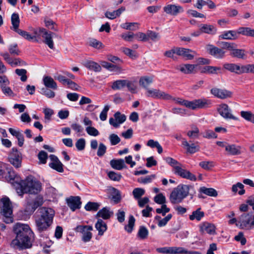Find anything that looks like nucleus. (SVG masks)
<instances>
[{"label": "nucleus", "mask_w": 254, "mask_h": 254, "mask_svg": "<svg viewBox=\"0 0 254 254\" xmlns=\"http://www.w3.org/2000/svg\"><path fill=\"white\" fill-rule=\"evenodd\" d=\"M83 65L87 68L93 70L95 72H100L102 69L100 64L92 61H87L85 62Z\"/></svg>", "instance_id": "7c9ffc66"}, {"label": "nucleus", "mask_w": 254, "mask_h": 254, "mask_svg": "<svg viewBox=\"0 0 254 254\" xmlns=\"http://www.w3.org/2000/svg\"><path fill=\"white\" fill-rule=\"evenodd\" d=\"M112 199L116 203H119L121 200L120 191L114 188L112 189Z\"/></svg>", "instance_id": "79ce46f5"}, {"label": "nucleus", "mask_w": 254, "mask_h": 254, "mask_svg": "<svg viewBox=\"0 0 254 254\" xmlns=\"http://www.w3.org/2000/svg\"><path fill=\"white\" fill-rule=\"evenodd\" d=\"M244 186L241 183H237L232 187V190L234 192H238L239 194L243 195L245 193Z\"/></svg>", "instance_id": "a19ab883"}, {"label": "nucleus", "mask_w": 254, "mask_h": 254, "mask_svg": "<svg viewBox=\"0 0 254 254\" xmlns=\"http://www.w3.org/2000/svg\"><path fill=\"white\" fill-rule=\"evenodd\" d=\"M16 74L20 76V79L22 81H26L27 77L26 76L27 70L25 69H16L15 71Z\"/></svg>", "instance_id": "5fc2aeb1"}, {"label": "nucleus", "mask_w": 254, "mask_h": 254, "mask_svg": "<svg viewBox=\"0 0 254 254\" xmlns=\"http://www.w3.org/2000/svg\"><path fill=\"white\" fill-rule=\"evenodd\" d=\"M66 201L67 205L72 211L80 208L81 202L79 196H71Z\"/></svg>", "instance_id": "4be33fe9"}, {"label": "nucleus", "mask_w": 254, "mask_h": 254, "mask_svg": "<svg viewBox=\"0 0 254 254\" xmlns=\"http://www.w3.org/2000/svg\"><path fill=\"white\" fill-rule=\"evenodd\" d=\"M156 251L158 253L169 254H200L197 252H188L186 249L182 247H163L157 248Z\"/></svg>", "instance_id": "1a4fd4ad"}, {"label": "nucleus", "mask_w": 254, "mask_h": 254, "mask_svg": "<svg viewBox=\"0 0 254 254\" xmlns=\"http://www.w3.org/2000/svg\"><path fill=\"white\" fill-rule=\"evenodd\" d=\"M89 45L97 49H100L103 47V44L95 39H90L89 41Z\"/></svg>", "instance_id": "8fccbe9b"}, {"label": "nucleus", "mask_w": 254, "mask_h": 254, "mask_svg": "<svg viewBox=\"0 0 254 254\" xmlns=\"http://www.w3.org/2000/svg\"><path fill=\"white\" fill-rule=\"evenodd\" d=\"M210 93L215 97L220 99H225L231 97L232 92L226 89H222L218 88H213L210 90Z\"/></svg>", "instance_id": "412c9836"}, {"label": "nucleus", "mask_w": 254, "mask_h": 254, "mask_svg": "<svg viewBox=\"0 0 254 254\" xmlns=\"http://www.w3.org/2000/svg\"><path fill=\"white\" fill-rule=\"evenodd\" d=\"M121 36L126 41L131 42L133 39L135 38V34L132 32H128L122 34Z\"/></svg>", "instance_id": "774afa93"}, {"label": "nucleus", "mask_w": 254, "mask_h": 254, "mask_svg": "<svg viewBox=\"0 0 254 254\" xmlns=\"http://www.w3.org/2000/svg\"><path fill=\"white\" fill-rule=\"evenodd\" d=\"M164 11L171 15L176 16L179 13L183 12L184 9L182 6L175 4H167L163 7Z\"/></svg>", "instance_id": "a211bd4d"}, {"label": "nucleus", "mask_w": 254, "mask_h": 254, "mask_svg": "<svg viewBox=\"0 0 254 254\" xmlns=\"http://www.w3.org/2000/svg\"><path fill=\"white\" fill-rule=\"evenodd\" d=\"M101 64L103 67L111 71H116L120 69L119 66L106 61L101 62Z\"/></svg>", "instance_id": "a18cd8bd"}, {"label": "nucleus", "mask_w": 254, "mask_h": 254, "mask_svg": "<svg viewBox=\"0 0 254 254\" xmlns=\"http://www.w3.org/2000/svg\"><path fill=\"white\" fill-rule=\"evenodd\" d=\"M229 223L230 224L236 223V225L242 229L251 230L254 228V213L253 212L243 213L238 219L235 218L230 219Z\"/></svg>", "instance_id": "39448f33"}, {"label": "nucleus", "mask_w": 254, "mask_h": 254, "mask_svg": "<svg viewBox=\"0 0 254 254\" xmlns=\"http://www.w3.org/2000/svg\"><path fill=\"white\" fill-rule=\"evenodd\" d=\"M182 145L186 149L188 153L193 154L199 150L198 142H188L185 138L182 139Z\"/></svg>", "instance_id": "2eb2a0df"}, {"label": "nucleus", "mask_w": 254, "mask_h": 254, "mask_svg": "<svg viewBox=\"0 0 254 254\" xmlns=\"http://www.w3.org/2000/svg\"><path fill=\"white\" fill-rule=\"evenodd\" d=\"M197 64H184L180 66L179 70L185 74H190L194 72Z\"/></svg>", "instance_id": "473e14b6"}, {"label": "nucleus", "mask_w": 254, "mask_h": 254, "mask_svg": "<svg viewBox=\"0 0 254 254\" xmlns=\"http://www.w3.org/2000/svg\"><path fill=\"white\" fill-rule=\"evenodd\" d=\"M219 37L222 39L234 40L237 38V33L236 31L230 30L224 32Z\"/></svg>", "instance_id": "e433bc0d"}, {"label": "nucleus", "mask_w": 254, "mask_h": 254, "mask_svg": "<svg viewBox=\"0 0 254 254\" xmlns=\"http://www.w3.org/2000/svg\"><path fill=\"white\" fill-rule=\"evenodd\" d=\"M154 200L156 203L163 205L166 202V198L162 193H160L154 197Z\"/></svg>", "instance_id": "4d7b16f0"}, {"label": "nucleus", "mask_w": 254, "mask_h": 254, "mask_svg": "<svg viewBox=\"0 0 254 254\" xmlns=\"http://www.w3.org/2000/svg\"><path fill=\"white\" fill-rule=\"evenodd\" d=\"M199 231L202 234L207 233L211 235L216 234V227L214 224L208 222H204L199 226Z\"/></svg>", "instance_id": "dca6fc26"}, {"label": "nucleus", "mask_w": 254, "mask_h": 254, "mask_svg": "<svg viewBox=\"0 0 254 254\" xmlns=\"http://www.w3.org/2000/svg\"><path fill=\"white\" fill-rule=\"evenodd\" d=\"M199 30L203 33L209 35H214L217 32V28L213 25L201 24L199 25Z\"/></svg>", "instance_id": "b1692460"}, {"label": "nucleus", "mask_w": 254, "mask_h": 254, "mask_svg": "<svg viewBox=\"0 0 254 254\" xmlns=\"http://www.w3.org/2000/svg\"><path fill=\"white\" fill-rule=\"evenodd\" d=\"M198 197L204 198L202 194H204L209 196L216 197L218 195L217 191L213 188H207L205 187H200L199 189Z\"/></svg>", "instance_id": "5701e85b"}, {"label": "nucleus", "mask_w": 254, "mask_h": 254, "mask_svg": "<svg viewBox=\"0 0 254 254\" xmlns=\"http://www.w3.org/2000/svg\"><path fill=\"white\" fill-rule=\"evenodd\" d=\"M75 146L79 151L84 149L85 147V140L84 138H80L75 143Z\"/></svg>", "instance_id": "0e129e2a"}, {"label": "nucleus", "mask_w": 254, "mask_h": 254, "mask_svg": "<svg viewBox=\"0 0 254 254\" xmlns=\"http://www.w3.org/2000/svg\"><path fill=\"white\" fill-rule=\"evenodd\" d=\"M49 89L47 88H42L41 89L40 93L49 98H53L55 96V93L54 91Z\"/></svg>", "instance_id": "6e6d98bb"}, {"label": "nucleus", "mask_w": 254, "mask_h": 254, "mask_svg": "<svg viewBox=\"0 0 254 254\" xmlns=\"http://www.w3.org/2000/svg\"><path fill=\"white\" fill-rule=\"evenodd\" d=\"M75 230L77 232L82 233V240L84 242H88L90 241L92 237L91 231L93 230L91 226L79 225L76 227Z\"/></svg>", "instance_id": "9b49d317"}, {"label": "nucleus", "mask_w": 254, "mask_h": 254, "mask_svg": "<svg viewBox=\"0 0 254 254\" xmlns=\"http://www.w3.org/2000/svg\"><path fill=\"white\" fill-rule=\"evenodd\" d=\"M20 187L21 195L23 193L37 194L42 190V184L41 182L33 176H28L24 180L20 181L18 183Z\"/></svg>", "instance_id": "7ed1b4c3"}, {"label": "nucleus", "mask_w": 254, "mask_h": 254, "mask_svg": "<svg viewBox=\"0 0 254 254\" xmlns=\"http://www.w3.org/2000/svg\"><path fill=\"white\" fill-rule=\"evenodd\" d=\"M135 223V218L132 215L129 216L128 224L125 227V230L128 233H131Z\"/></svg>", "instance_id": "09e8293b"}, {"label": "nucleus", "mask_w": 254, "mask_h": 254, "mask_svg": "<svg viewBox=\"0 0 254 254\" xmlns=\"http://www.w3.org/2000/svg\"><path fill=\"white\" fill-rule=\"evenodd\" d=\"M175 173L183 178L189 179L192 181H195L196 180L195 176L190 171L183 169L181 167V164L175 167Z\"/></svg>", "instance_id": "4468645a"}, {"label": "nucleus", "mask_w": 254, "mask_h": 254, "mask_svg": "<svg viewBox=\"0 0 254 254\" xmlns=\"http://www.w3.org/2000/svg\"><path fill=\"white\" fill-rule=\"evenodd\" d=\"M43 83L45 86L49 89L56 90L58 88L57 83L50 76L45 75L43 78Z\"/></svg>", "instance_id": "393cba45"}, {"label": "nucleus", "mask_w": 254, "mask_h": 254, "mask_svg": "<svg viewBox=\"0 0 254 254\" xmlns=\"http://www.w3.org/2000/svg\"><path fill=\"white\" fill-rule=\"evenodd\" d=\"M43 198L41 195H38L34 198L29 196L25 200L24 211L27 214L30 215L43 204Z\"/></svg>", "instance_id": "0eeeda50"}, {"label": "nucleus", "mask_w": 254, "mask_h": 254, "mask_svg": "<svg viewBox=\"0 0 254 254\" xmlns=\"http://www.w3.org/2000/svg\"><path fill=\"white\" fill-rule=\"evenodd\" d=\"M11 24L12 25V28L14 31L18 29L20 20L19 15L17 13H13L11 17Z\"/></svg>", "instance_id": "58836bf2"}, {"label": "nucleus", "mask_w": 254, "mask_h": 254, "mask_svg": "<svg viewBox=\"0 0 254 254\" xmlns=\"http://www.w3.org/2000/svg\"><path fill=\"white\" fill-rule=\"evenodd\" d=\"M109 140L112 145H115L121 141L120 138L116 134L112 133L109 137Z\"/></svg>", "instance_id": "e2e57ef3"}, {"label": "nucleus", "mask_w": 254, "mask_h": 254, "mask_svg": "<svg viewBox=\"0 0 254 254\" xmlns=\"http://www.w3.org/2000/svg\"><path fill=\"white\" fill-rule=\"evenodd\" d=\"M171 100H174L176 103L185 106L187 108L193 110L197 109L207 108L210 107L212 104L210 100L205 98L189 101L181 98H174L172 97V99Z\"/></svg>", "instance_id": "20e7f679"}, {"label": "nucleus", "mask_w": 254, "mask_h": 254, "mask_svg": "<svg viewBox=\"0 0 254 254\" xmlns=\"http://www.w3.org/2000/svg\"><path fill=\"white\" fill-rule=\"evenodd\" d=\"M95 228L98 231V235H103L105 232L107 230L106 223L101 219H98L95 224Z\"/></svg>", "instance_id": "c756f323"}, {"label": "nucleus", "mask_w": 254, "mask_h": 254, "mask_svg": "<svg viewBox=\"0 0 254 254\" xmlns=\"http://www.w3.org/2000/svg\"><path fill=\"white\" fill-rule=\"evenodd\" d=\"M147 37L153 41H156L160 39V36L158 33L154 31L148 30L147 32Z\"/></svg>", "instance_id": "13d9d810"}, {"label": "nucleus", "mask_w": 254, "mask_h": 254, "mask_svg": "<svg viewBox=\"0 0 254 254\" xmlns=\"http://www.w3.org/2000/svg\"><path fill=\"white\" fill-rule=\"evenodd\" d=\"M145 95L148 97L157 99L169 100L172 99V96L169 94L156 88L147 89Z\"/></svg>", "instance_id": "9d476101"}, {"label": "nucleus", "mask_w": 254, "mask_h": 254, "mask_svg": "<svg viewBox=\"0 0 254 254\" xmlns=\"http://www.w3.org/2000/svg\"><path fill=\"white\" fill-rule=\"evenodd\" d=\"M127 80H118L114 81L112 85L114 90H119L126 86Z\"/></svg>", "instance_id": "37998d69"}, {"label": "nucleus", "mask_w": 254, "mask_h": 254, "mask_svg": "<svg viewBox=\"0 0 254 254\" xmlns=\"http://www.w3.org/2000/svg\"><path fill=\"white\" fill-rule=\"evenodd\" d=\"M107 147L103 143H100L99 145L97 155L99 157L103 156L106 153Z\"/></svg>", "instance_id": "338daca9"}, {"label": "nucleus", "mask_w": 254, "mask_h": 254, "mask_svg": "<svg viewBox=\"0 0 254 254\" xmlns=\"http://www.w3.org/2000/svg\"><path fill=\"white\" fill-rule=\"evenodd\" d=\"M39 32L41 34L42 37L44 39V42L51 49H54V44L53 40V37L56 34L48 32L46 29L44 28H40Z\"/></svg>", "instance_id": "f8f14e48"}, {"label": "nucleus", "mask_w": 254, "mask_h": 254, "mask_svg": "<svg viewBox=\"0 0 254 254\" xmlns=\"http://www.w3.org/2000/svg\"><path fill=\"white\" fill-rule=\"evenodd\" d=\"M224 67L229 71L238 74L239 65L235 64H226L224 65Z\"/></svg>", "instance_id": "de8ad7c7"}, {"label": "nucleus", "mask_w": 254, "mask_h": 254, "mask_svg": "<svg viewBox=\"0 0 254 254\" xmlns=\"http://www.w3.org/2000/svg\"><path fill=\"white\" fill-rule=\"evenodd\" d=\"M123 51L125 55L129 57L130 58L132 59H136L138 56L135 51H133L131 49L128 48H123Z\"/></svg>", "instance_id": "3c124183"}, {"label": "nucleus", "mask_w": 254, "mask_h": 254, "mask_svg": "<svg viewBox=\"0 0 254 254\" xmlns=\"http://www.w3.org/2000/svg\"><path fill=\"white\" fill-rule=\"evenodd\" d=\"M241 149L242 147L240 145L229 143L226 146V152L230 155H238L241 154Z\"/></svg>", "instance_id": "a878e982"}, {"label": "nucleus", "mask_w": 254, "mask_h": 254, "mask_svg": "<svg viewBox=\"0 0 254 254\" xmlns=\"http://www.w3.org/2000/svg\"><path fill=\"white\" fill-rule=\"evenodd\" d=\"M240 115L245 120L254 124V114L251 112L242 111L241 112Z\"/></svg>", "instance_id": "ea45409f"}, {"label": "nucleus", "mask_w": 254, "mask_h": 254, "mask_svg": "<svg viewBox=\"0 0 254 254\" xmlns=\"http://www.w3.org/2000/svg\"><path fill=\"white\" fill-rule=\"evenodd\" d=\"M111 167L118 170H121L126 167L124 160L122 159H113L110 161Z\"/></svg>", "instance_id": "72a5a7b5"}, {"label": "nucleus", "mask_w": 254, "mask_h": 254, "mask_svg": "<svg viewBox=\"0 0 254 254\" xmlns=\"http://www.w3.org/2000/svg\"><path fill=\"white\" fill-rule=\"evenodd\" d=\"M8 51L12 55H18L20 53L17 44L10 45L8 47Z\"/></svg>", "instance_id": "bf43d9fd"}, {"label": "nucleus", "mask_w": 254, "mask_h": 254, "mask_svg": "<svg viewBox=\"0 0 254 254\" xmlns=\"http://www.w3.org/2000/svg\"><path fill=\"white\" fill-rule=\"evenodd\" d=\"M165 160L168 164H169L170 166L173 167L174 168V170H175L176 167L179 166L181 164L176 160H175L171 157H166L165 159Z\"/></svg>", "instance_id": "69168bd1"}, {"label": "nucleus", "mask_w": 254, "mask_h": 254, "mask_svg": "<svg viewBox=\"0 0 254 254\" xmlns=\"http://www.w3.org/2000/svg\"><path fill=\"white\" fill-rule=\"evenodd\" d=\"M100 206L99 203L89 201L84 206L86 210L88 211H96Z\"/></svg>", "instance_id": "4c0bfd02"}, {"label": "nucleus", "mask_w": 254, "mask_h": 254, "mask_svg": "<svg viewBox=\"0 0 254 254\" xmlns=\"http://www.w3.org/2000/svg\"><path fill=\"white\" fill-rule=\"evenodd\" d=\"M178 48H175L171 50L167 51L165 52L164 55L168 58H171L173 60H176L177 58L174 55L175 54L177 55Z\"/></svg>", "instance_id": "052dcab7"}, {"label": "nucleus", "mask_w": 254, "mask_h": 254, "mask_svg": "<svg viewBox=\"0 0 254 254\" xmlns=\"http://www.w3.org/2000/svg\"><path fill=\"white\" fill-rule=\"evenodd\" d=\"M148 235V231L144 226H140L138 231L137 236L141 239L147 238Z\"/></svg>", "instance_id": "49530a36"}, {"label": "nucleus", "mask_w": 254, "mask_h": 254, "mask_svg": "<svg viewBox=\"0 0 254 254\" xmlns=\"http://www.w3.org/2000/svg\"><path fill=\"white\" fill-rule=\"evenodd\" d=\"M15 32H17L18 34L21 35L22 37L24 38L27 40L31 41L34 40L35 41L38 42V40L36 39V35L38 34V32L36 30L34 31L35 35L32 36L27 32L22 30L20 29H17Z\"/></svg>", "instance_id": "2f4dec72"}, {"label": "nucleus", "mask_w": 254, "mask_h": 254, "mask_svg": "<svg viewBox=\"0 0 254 254\" xmlns=\"http://www.w3.org/2000/svg\"><path fill=\"white\" fill-rule=\"evenodd\" d=\"M113 214V212L110 210L109 207H105L100 209L96 214V217H101L104 220L109 219L111 215Z\"/></svg>", "instance_id": "bb28decb"}, {"label": "nucleus", "mask_w": 254, "mask_h": 254, "mask_svg": "<svg viewBox=\"0 0 254 254\" xmlns=\"http://www.w3.org/2000/svg\"><path fill=\"white\" fill-rule=\"evenodd\" d=\"M49 158L51 161V162L49 163V166L58 172H63V165L58 158L53 154L50 155Z\"/></svg>", "instance_id": "aec40b11"}, {"label": "nucleus", "mask_w": 254, "mask_h": 254, "mask_svg": "<svg viewBox=\"0 0 254 254\" xmlns=\"http://www.w3.org/2000/svg\"><path fill=\"white\" fill-rule=\"evenodd\" d=\"M21 154L16 148H13L9 155V160L15 167L19 168L21 164Z\"/></svg>", "instance_id": "ddd939ff"}, {"label": "nucleus", "mask_w": 254, "mask_h": 254, "mask_svg": "<svg viewBox=\"0 0 254 254\" xmlns=\"http://www.w3.org/2000/svg\"><path fill=\"white\" fill-rule=\"evenodd\" d=\"M5 178L8 180L11 184L16 183L18 185L20 181L18 176L15 173V172L11 169H9L8 171V175L5 176Z\"/></svg>", "instance_id": "c9c22d12"}, {"label": "nucleus", "mask_w": 254, "mask_h": 254, "mask_svg": "<svg viewBox=\"0 0 254 254\" xmlns=\"http://www.w3.org/2000/svg\"><path fill=\"white\" fill-rule=\"evenodd\" d=\"M137 23H129L126 22L125 23H123L121 25V27L126 30H135L138 29V27H135V25H137Z\"/></svg>", "instance_id": "864d4df0"}, {"label": "nucleus", "mask_w": 254, "mask_h": 254, "mask_svg": "<svg viewBox=\"0 0 254 254\" xmlns=\"http://www.w3.org/2000/svg\"><path fill=\"white\" fill-rule=\"evenodd\" d=\"M193 187L186 185H180L174 188L170 195V202L173 204L179 203L188 196L189 191Z\"/></svg>", "instance_id": "423d86ee"}, {"label": "nucleus", "mask_w": 254, "mask_h": 254, "mask_svg": "<svg viewBox=\"0 0 254 254\" xmlns=\"http://www.w3.org/2000/svg\"><path fill=\"white\" fill-rule=\"evenodd\" d=\"M177 55L185 57L187 60H192L194 58V55L190 53H194V52L189 49L184 48H178Z\"/></svg>", "instance_id": "cd10ccee"}, {"label": "nucleus", "mask_w": 254, "mask_h": 254, "mask_svg": "<svg viewBox=\"0 0 254 254\" xmlns=\"http://www.w3.org/2000/svg\"><path fill=\"white\" fill-rule=\"evenodd\" d=\"M16 237L10 244L13 248L23 250L30 249L35 240V234L28 224L17 223L13 227Z\"/></svg>", "instance_id": "f257e3e1"}, {"label": "nucleus", "mask_w": 254, "mask_h": 254, "mask_svg": "<svg viewBox=\"0 0 254 254\" xmlns=\"http://www.w3.org/2000/svg\"><path fill=\"white\" fill-rule=\"evenodd\" d=\"M1 201L3 204L1 213L3 216V221L7 224L11 223L13 219L10 201L8 197L5 196L1 198Z\"/></svg>", "instance_id": "6e6552de"}, {"label": "nucleus", "mask_w": 254, "mask_h": 254, "mask_svg": "<svg viewBox=\"0 0 254 254\" xmlns=\"http://www.w3.org/2000/svg\"><path fill=\"white\" fill-rule=\"evenodd\" d=\"M153 78L150 76H142L139 80V84L140 86L145 89L146 92L147 89H150L149 86L153 83Z\"/></svg>", "instance_id": "c85d7f7f"}, {"label": "nucleus", "mask_w": 254, "mask_h": 254, "mask_svg": "<svg viewBox=\"0 0 254 254\" xmlns=\"http://www.w3.org/2000/svg\"><path fill=\"white\" fill-rule=\"evenodd\" d=\"M206 49L209 54L217 59H221L224 57L225 52L212 45H207Z\"/></svg>", "instance_id": "6ab92c4d"}, {"label": "nucleus", "mask_w": 254, "mask_h": 254, "mask_svg": "<svg viewBox=\"0 0 254 254\" xmlns=\"http://www.w3.org/2000/svg\"><path fill=\"white\" fill-rule=\"evenodd\" d=\"M55 211L51 208L42 207L35 218L37 231L41 235L49 231L53 223Z\"/></svg>", "instance_id": "f03ea898"}, {"label": "nucleus", "mask_w": 254, "mask_h": 254, "mask_svg": "<svg viewBox=\"0 0 254 254\" xmlns=\"http://www.w3.org/2000/svg\"><path fill=\"white\" fill-rule=\"evenodd\" d=\"M145 190L142 188H136L132 191V195L135 199L137 200L145 194Z\"/></svg>", "instance_id": "c03bdc74"}, {"label": "nucleus", "mask_w": 254, "mask_h": 254, "mask_svg": "<svg viewBox=\"0 0 254 254\" xmlns=\"http://www.w3.org/2000/svg\"><path fill=\"white\" fill-rule=\"evenodd\" d=\"M217 111L220 115L225 119H233L238 120V118L234 116L231 114V110L227 104H223L219 106Z\"/></svg>", "instance_id": "f3484780"}, {"label": "nucleus", "mask_w": 254, "mask_h": 254, "mask_svg": "<svg viewBox=\"0 0 254 254\" xmlns=\"http://www.w3.org/2000/svg\"><path fill=\"white\" fill-rule=\"evenodd\" d=\"M155 178V175L147 176L145 177H140L137 179V182L139 183L146 184L152 182V180Z\"/></svg>", "instance_id": "603ef678"}, {"label": "nucleus", "mask_w": 254, "mask_h": 254, "mask_svg": "<svg viewBox=\"0 0 254 254\" xmlns=\"http://www.w3.org/2000/svg\"><path fill=\"white\" fill-rule=\"evenodd\" d=\"M199 165L203 169L208 170L214 166V163L212 161H202Z\"/></svg>", "instance_id": "680f3d73"}, {"label": "nucleus", "mask_w": 254, "mask_h": 254, "mask_svg": "<svg viewBox=\"0 0 254 254\" xmlns=\"http://www.w3.org/2000/svg\"><path fill=\"white\" fill-rule=\"evenodd\" d=\"M204 216V212L201 210L200 208H198L192 212V214L189 216V218L191 221L196 220L197 221H199Z\"/></svg>", "instance_id": "f704fd0d"}]
</instances>
